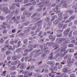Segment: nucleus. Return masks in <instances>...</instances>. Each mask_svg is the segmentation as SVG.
Wrapping results in <instances>:
<instances>
[{
  "instance_id": "nucleus-1",
  "label": "nucleus",
  "mask_w": 77,
  "mask_h": 77,
  "mask_svg": "<svg viewBox=\"0 0 77 77\" xmlns=\"http://www.w3.org/2000/svg\"><path fill=\"white\" fill-rule=\"evenodd\" d=\"M51 68H49V69L50 71H56L57 70V68L56 67V66H53L52 65H51L50 66Z\"/></svg>"
},
{
  "instance_id": "nucleus-2",
  "label": "nucleus",
  "mask_w": 77,
  "mask_h": 77,
  "mask_svg": "<svg viewBox=\"0 0 77 77\" xmlns=\"http://www.w3.org/2000/svg\"><path fill=\"white\" fill-rule=\"evenodd\" d=\"M23 14L24 15H26L27 17H30V16L32 15V13H29L27 11H25L23 12Z\"/></svg>"
},
{
  "instance_id": "nucleus-3",
  "label": "nucleus",
  "mask_w": 77,
  "mask_h": 77,
  "mask_svg": "<svg viewBox=\"0 0 77 77\" xmlns=\"http://www.w3.org/2000/svg\"><path fill=\"white\" fill-rule=\"evenodd\" d=\"M75 18V16H71L69 18V19L68 20H67L66 22L65 23H69V22H70L73 19H74V18Z\"/></svg>"
},
{
  "instance_id": "nucleus-4",
  "label": "nucleus",
  "mask_w": 77,
  "mask_h": 77,
  "mask_svg": "<svg viewBox=\"0 0 77 77\" xmlns=\"http://www.w3.org/2000/svg\"><path fill=\"white\" fill-rule=\"evenodd\" d=\"M53 47L54 48H55L54 50H56V49H57V48L59 47V43H54L53 44Z\"/></svg>"
},
{
  "instance_id": "nucleus-5",
  "label": "nucleus",
  "mask_w": 77,
  "mask_h": 77,
  "mask_svg": "<svg viewBox=\"0 0 77 77\" xmlns=\"http://www.w3.org/2000/svg\"><path fill=\"white\" fill-rule=\"evenodd\" d=\"M42 20H40L39 21L37 22L35 24V26H41L42 25Z\"/></svg>"
},
{
  "instance_id": "nucleus-6",
  "label": "nucleus",
  "mask_w": 77,
  "mask_h": 77,
  "mask_svg": "<svg viewBox=\"0 0 77 77\" xmlns=\"http://www.w3.org/2000/svg\"><path fill=\"white\" fill-rule=\"evenodd\" d=\"M48 49V47H47V44H44L43 45V48L42 49V51H45V50Z\"/></svg>"
},
{
  "instance_id": "nucleus-7",
  "label": "nucleus",
  "mask_w": 77,
  "mask_h": 77,
  "mask_svg": "<svg viewBox=\"0 0 77 77\" xmlns=\"http://www.w3.org/2000/svg\"><path fill=\"white\" fill-rule=\"evenodd\" d=\"M20 73H22L23 74H29L30 73V71H27V70H26L25 71H23V70H21L20 72Z\"/></svg>"
},
{
  "instance_id": "nucleus-8",
  "label": "nucleus",
  "mask_w": 77,
  "mask_h": 77,
  "mask_svg": "<svg viewBox=\"0 0 77 77\" xmlns=\"http://www.w3.org/2000/svg\"><path fill=\"white\" fill-rule=\"evenodd\" d=\"M67 15H68L67 13H65L63 14V17H63L64 20H66V19H68V18H69V16H66Z\"/></svg>"
},
{
  "instance_id": "nucleus-9",
  "label": "nucleus",
  "mask_w": 77,
  "mask_h": 77,
  "mask_svg": "<svg viewBox=\"0 0 77 77\" xmlns=\"http://www.w3.org/2000/svg\"><path fill=\"white\" fill-rule=\"evenodd\" d=\"M43 3L47 6H50V5H51V3L49 2V1H48L45 2H44Z\"/></svg>"
},
{
  "instance_id": "nucleus-10",
  "label": "nucleus",
  "mask_w": 77,
  "mask_h": 77,
  "mask_svg": "<svg viewBox=\"0 0 77 77\" xmlns=\"http://www.w3.org/2000/svg\"><path fill=\"white\" fill-rule=\"evenodd\" d=\"M49 38L50 40H52V41H54L55 39V37L53 36V35H51L49 36Z\"/></svg>"
},
{
  "instance_id": "nucleus-11",
  "label": "nucleus",
  "mask_w": 77,
  "mask_h": 77,
  "mask_svg": "<svg viewBox=\"0 0 77 77\" xmlns=\"http://www.w3.org/2000/svg\"><path fill=\"white\" fill-rule=\"evenodd\" d=\"M59 6H61V5H57L55 7V8L53 9V11H54V12H56V11H58V8H59Z\"/></svg>"
},
{
  "instance_id": "nucleus-12",
  "label": "nucleus",
  "mask_w": 77,
  "mask_h": 77,
  "mask_svg": "<svg viewBox=\"0 0 77 77\" xmlns=\"http://www.w3.org/2000/svg\"><path fill=\"white\" fill-rule=\"evenodd\" d=\"M68 67H65L63 69V72H68Z\"/></svg>"
},
{
  "instance_id": "nucleus-13",
  "label": "nucleus",
  "mask_w": 77,
  "mask_h": 77,
  "mask_svg": "<svg viewBox=\"0 0 77 77\" xmlns=\"http://www.w3.org/2000/svg\"><path fill=\"white\" fill-rule=\"evenodd\" d=\"M15 8V4H13L10 7V9L11 10H13Z\"/></svg>"
},
{
  "instance_id": "nucleus-14",
  "label": "nucleus",
  "mask_w": 77,
  "mask_h": 77,
  "mask_svg": "<svg viewBox=\"0 0 77 77\" xmlns=\"http://www.w3.org/2000/svg\"><path fill=\"white\" fill-rule=\"evenodd\" d=\"M67 62L68 63H74V61H72V60L71 57H70L69 58H68L67 60Z\"/></svg>"
},
{
  "instance_id": "nucleus-15",
  "label": "nucleus",
  "mask_w": 77,
  "mask_h": 77,
  "mask_svg": "<svg viewBox=\"0 0 77 77\" xmlns=\"http://www.w3.org/2000/svg\"><path fill=\"white\" fill-rule=\"evenodd\" d=\"M8 10V8L7 7L4 8L2 9V11L4 12H6Z\"/></svg>"
},
{
  "instance_id": "nucleus-16",
  "label": "nucleus",
  "mask_w": 77,
  "mask_h": 77,
  "mask_svg": "<svg viewBox=\"0 0 77 77\" xmlns=\"http://www.w3.org/2000/svg\"><path fill=\"white\" fill-rule=\"evenodd\" d=\"M23 65H24V63H22L21 64H19L18 65V68L19 66H20L19 67L20 68L23 69Z\"/></svg>"
},
{
  "instance_id": "nucleus-17",
  "label": "nucleus",
  "mask_w": 77,
  "mask_h": 77,
  "mask_svg": "<svg viewBox=\"0 0 77 77\" xmlns=\"http://www.w3.org/2000/svg\"><path fill=\"white\" fill-rule=\"evenodd\" d=\"M17 57H18V56H17V55H15L12 57V60H17Z\"/></svg>"
},
{
  "instance_id": "nucleus-18",
  "label": "nucleus",
  "mask_w": 77,
  "mask_h": 77,
  "mask_svg": "<svg viewBox=\"0 0 77 77\" xmlns=\"http://www.w3.org/2000/svg\"><path fill=\"white\" fill-rule=\"evenodd\" d=\"M56 41L57 42H59V43H60V42H62V39L60 38H57L56 40Z\"/></svg>"
},
{
  "instance_id": "nucleus-19",
  "label": "nucleus",
  "mask_w": 77,
  "mask_h": 77,
  "mask_svg": "<svg viewBox=\"0 0 77 77\" xmlns=\"http://www.w3.org/2000/svg\"><path fill=\"white\" fill-rule=\"evenodd\" d=\"M46 44L47 45H48V46H49V47H50L51 46H52L53 45V43H50V42H47L46 43Z\"/></svg>"
},
{
  "instance_id": "nucleus-20",
  "label": "nucleus",
  "mask_w": 77,
  "mask_h": 77,
  "mask_svg": "<svg viewBox=\"0 0 77 77\" xmlns=\"http://www.w3.org/2000/svg\"><path fill=\"white\" fill-rule=\"evenodd\" d=\"M59 21H58V20H55L53 22V23L54 24H58L59 22Z\"/></svg>"
},
{
  "instance_id": "nucleus-21",
  "label": "nucleus",
  "mask_w": 77,
  "mask_h": 77,
  "mask_svg": "<svg viewBox=\"0 0 77 77\" xmlns=\"http://www.w3.org/2000/svg\"><path fill=\"white\" fill-rule=\"evenodd\" d=\"M68 51H69V53H72L74 51V49H68Z\"/></svg>"
},
{
  "instance_id": "nucleus-22",
  "label": "nucleus",
  "mask_w": 77,
  "mask_h": 77,
  "mask_svg": "<svg viewBox=\"0 0 77 77\" xmlns=\"http://www.w3.org/2000/svg\"><path fill=\"white\" fill-rule=\"evenodd\" d=\"M17 74V73H16V72H11L10 73V74L11 75H15Z\"/></svg>"
},
{
  "instance_id": "nucleus-23",
  "label": "nucleus",
  "mask_w": 77,
  "mask_h": 77,
  "mask_svg": "<svg viewBox=\"0 0 77 77\" xmlns=\"http://www.w3.org/2000/svg\"><path fill=\"white\" fill-rule=\"evenodd\" d=\"M6 71H5L3 72L1 74V75H2L3 76H5V75H6Z\"/></svg>"
},
{
  "instance_id": "nucleus-24",
  "label": "nucleus",
  "mask_w": 77,
  "mask_h": 77,
  "mask_svg": "<svg viewBox=\"0 0 77 77\" xmlns=\"http://www.w3.org/2000/svg\"><path fill=\"white\" fill-rule=\"evenodd\" d=\"M45 20L47 23L49 22L50 21V17H46L45 19Z\"/></svg>"
},
{
  "instance_id": "nucleus-25",
  "label": "nucleus",
  "mask_w": 77,
  "mask_h": 77,
  "mask_svg": "<svg viewBox=\"0 0 77 77\" xmlns=\"http://www.w3.org/2000/svg\"><path fill=\"white\" fill-rule=\"evenodd\" d=\"M63 25V24L62 23H59L58 24V27H59L60 29H61L62 27V26Z\"/></svg>"
},
{
  "instance_id": "nucleus-26",
  "label": "nucleus",
  "mask_w": 77,
  "mask_h": 77,
  "mask_svg": "<svg viewBox=\"0 0 77 77\" xmlns=\"http://www.w3.org/2000/svg\"><path fill=\"white\" fill-rule=\"evenodd\" d=\"M35 72H37L38 73H39V72H41V70L39 69H35Z\"/></svg>"
},
{
  "instance_id": "nucleus-27",
  "label": "nucleus",
  "mask_w": 77,
  "mask_h": 77,
  "mask_svg": "<svg viewBox=\"0 0 77 77\" xmlns=\"http://www.w3.org/2000/svg\"><path fill=\"white\" fill-rule=\"evenodd\" d=\"M62 65L60 64V65H59V66H58L57 68L58 69H61V68H62Z\"/></svg>"
},
{
  "instance_id": "nucleus-28",
  "label": "nucleus",
  "mask_w": 77,
  "mask_h": 77,
  "mask_svg": "<svg viewBox=\"0 0 77 77\" xmlns=\"http://www.w3.org/2000/svg\"><path fill=\"white\" fill-rule=\"evenodd\" d=\"M19 11H20V9L17 8L15 11V12L16 14H17L18 13H19Z\"/></svg>"
},
{
  "instance_id": "nucleus-29",
  "label": "nucleus",
  "mask_w": 77,
  "mask_h": 77,
  "mask_svg": "<svg viewBox=\"0 0 77 77\" xmlns=\"http://www.w3.org/2000/svg\"><path fill=\"white\" fill-rule=\"evenodd\" d=\"M11 65H17V63L16 62V61H15L14 62H12L11 63Z\"/></svg>"
},
{
  "instance_id": "nucleus-30",
  "label": "nucleus",
  "mask_w": 77,
  "mask_h": 77,
  "mask_svg": "<svg viewBox=\"0 0 77 77\" xmlns=\"http://www.w3.org/2000/svg\"><path fill=\"white\" fill-rule=\"evenodd\" d=\"M67 4L66 3H65L63 4V8H66V7L67 6Z\"/></svg>"
},
{
  "instance_id": "nucleus-31",
  "label": "nucleus",
  "mask_w": 77,
  "mask_h": 77,
  "mask_svg": "<svg viewBox=\"0 0 77 77\" xmlns=\"http://www.w3.org/2000/svg\"><path fill=\"white\" fill-rule=\"evenodd\" d=\"M11 53V51H7L6 52V55H8L9 54H10Z\"/></svg>"
},
{
  "instance_id": "nucleus-32",
  "label": "nucleus",
  "mask_w": 77,
  "mask_h": 77,
  "mask_svg": "<svg viewBox=\"0 0 77 77\" xmlns=\"http://www.w3.org/2000/svg\"><path fill=\"white\" fill-rule=\"evenodd\" d=\"M7 21L8 23H12V20L11 19L7 20Z\"/></svg>"
},
{
  "instance_id": "nucleus-33",
  "label": "nucleus",
  "mask_w": 77,
  "mask_h": 77,
  "mask_svg": "<svg viewBox=\"0 0 77 77\" xmlns=\"http://www.w3.org/2000/svg\"><path fill=\"white\" fill-rule=\"evenodd\" d=\"M44 53L46 54H49V53H50V51H49L48 50H46L45 51Z\"/></svg>"
},
{
  "instance_id": "nucleus-34",
  "label": "nucleus",
  "mask_w": 77,
  "mask_h": 77,
  "mask_svg": "<svg viewBox=\"0 0 77 77\" xmlns=\"http://www.w3.org/2000/svg\"><path fill=\"white\" fill-rule=\"evenodd\" d=\"M58 15L60 17H61L63 15V13H62V12H60V13L58 14Z\"/></svg>"
},
{
  "instance_id": "nucleus-35",
  "label": "nucleus",
  "mask_w": 77,
  "mask_h": 77,
  "mask_svg": "<svg viewBox=\"0 0 77 77\" xmlns=\"http://www.w3.org/2000/svg\"><path fill=\"white\" fill-rule=\"evenodd\" d=\"M38 15V14L37 13H34L33 15H32L31 17H32V18H33V17H35V16H36V15Z\"/></svg>"
},
{
  "instance_id": "nucleus-36",
  "label": "nucleus",
  "mask_w": 77,
  "mask_h": 77,
  "mask_svg": "<svg viewBox=\"0 0 77 77\" xmlns=\"http://www.w3.org/2000/svg\"><path fill=\"white\" fill-rule=\"evenodd\" d=\"M68 38L66 37V38L63 39L61 38L62 42H63L64 41H66V39H68Z\"/></svg>"
},
{
  "instance_id": "nucleus-37",
  "label": "nucleus",
  "mask_w": 77,
  "mask_h": 77,
  "mask_svg": "<svg viewBox=\"0 0 77 77\" xmlns=\"http://www.w3.org/2000/svg\"><path fill=\"white\" fill-rule=\"evenodd\" d=\"M21 48L17 49L16 50V52H17V53H19V52H20V51H21Z\"/></svg>"
},
{
  "instance_id": "nucleus-38",
  "label": "nucleus",
  "mask_w": 77,
  "mask_h": 77,
  "mask_svg": "<svg viewBox=\"0 0 77 77\" xmlns=\"http://www.w3.org/2000/svg\"><path fill=\"white\" fill-rule=\"evenodd\" d=\"M10 69L11 70H15V69H16V68L14 67H11L10 68Z\"/></svg>"
},
{
  "instance_id": "nucleus-39",
  "label": "nucleus",
  "mask_w": 77,
  "mask_h": 77,
  "mask_svg": "<svg viewBox=\"0 0 77 77\" xmlns=\"http://www.w3.org/2000/svg\"><path fill=\"white\" fill-rule=\"evenodd\" d=\"M43 32L42 31H40L39 33L38 36H41V35H42V33Z\"/></svg>"
},
{
  "instance_id": "nucleus-40",
  "label": "nucleus",
  "mask_w": 77,
  "mask_h": 77,
  "mask_svg": "<svg viewBox=\"0 0 77 77\" xmlns=\"http://www.w3.org/2000/svg\"><path fill=\"white\" fill-rule=\"evenodd\" d=\"M62 19H63V17H60L57 20H58V21H59H59H61V20H62Z\"/></svg>"
},
{
  "instance_id": "nucleus-41",
  "label": "nucleus",
  "mask_w": 77,
  "mask_h": 77,
  "mask_svg": "<svg viewBox=\"0 0 77 77\" xmlns=\"http://www.w3.org/2000/svg\"><path fill=\"white\" fill-rule=\"evenodd\" d=\"M6 47H4L3 48H2V51H4L5 50H6Z\"/></svg>"
},
{
  "instance_id": "nucleus-42",
  "label": "nucleus",
  "mask_w": 77,
  "mask_h": 77,
  "mask_svg": "<svg viewBox=\"0 0 77 77\" xmlns=\"http://www.w3.org/2000/svg\"><path fill=\"white\" fill-rule=\"evenodd\" d=\"M48 64V65H52L53 63V62L51 61H49L47 63Z\"/></svg>"
},
{
  "instance_id": "nucleus-43",
  "label": "nucleus",
  "mask_w": 77,
  "mask_h": 77,
  "mask_svg": "<svg viewBox=\"0 0 77 77\" xmlns=\"http://www.w3.org/2000/svg\"><path fill=\"white\" fill-rule=\"evenodd\" d=\"M43 66L45 68H48V66L47 65L45 64H44L43 65Z\"/></svg>"
},
{
  "instance_id": "nucleus-44",
  "label": "nucleus",
  "mask_w": 77,
  "mask_h": 77,
  "mask_svg": "<svg viewBox=\"0 0 77 77\" xmlns=\"http://www.w3.org/2000/svg\"><path fill=\"white\" fill-rule=\"evenodd\" d=\"M69 47H74V45L73 44H70L68 45Z\"/></svg>"
},
{
  "instance_id": "nucleus-45",
  "label": "nucleus",
  "mask_w": 77,
  "mask_h": 77,
  "mask_svg": "<svg viewBox=\"0 0 77 77\" xmlns=\"http://www.w3.org/2000/svg\"><path fill=\"white\" fill-rule=\"evenodd\" d=\"M65 51V48L63 47V48H62V49L60 51L61 52H63Z\"/></svg>"
},
{
  "instance_id": "nucleus-46",
  "label": "nucleus",
  "mask_w": 77,
  "mask_h": 77,
  "mask_svg": "<svg viewBox=\"0 0 77 77\" xmlns=\"http://www.w3.org/2000/svg\"><path fill=\"white\" fill-rule=\"evenodd\" d=\"M38 56V53H36L34 54V57H36Z\"/></svg>"
},
{
  "instance_id": "nucleus-47",
  "label": "nucleus",
  "mask_w": 77,
  "mask_h": 77,
  "mask_svg": "<svg viewBox=\"0 0 77 77\" xmlns=\"http://www.w3.org/2000/svg\"><path fill=\"white\" fill-rule=\"evenodd\" d=\"M60 54H62V52L61 53H59L58 54H57L56 55V57H58V56H60Z\"/></svg>"
},
{
  "instance_id": "nucleus-48",
  "label": "nucleus",
  "mask_w": 77,
  "mask_h": 77,
  "mask_svg": "<svg viewBox=\"0 0 77 77\" xmlns=\"http://www.w3.org/2000/svg\"><path fill=\"white\" fill-rule=\"evenodd\" d=\"M8 50H12V46H8Z\"/></svg>"
},
{
  "instance_id": "nucleus-49",
  "label": "nucleus",
  "mask_w": 77,
  "mask_h": 77,
  "mask_svg": "<svg viewBox=\"0 0 77 77\" xmlns=\"http://www.w3.org/2000/svg\"><path fill=\"white\" fill-rule=\"evenodd\" d=\"M33 9V6H31L29 8V11H32Z\"/></svg>"
},
{
  "instance_id": "nucleus-50",
  "label": "nucleus",
  "mask_w": 77,
  "mask_h": 77,
  "mask_svg": "<svg viewBox=\"0 0 77 77\" xmlns=\"http://www.w3.org/2000/svg\"><path fill=\"white\" fill-rule=\"evenodd\" d=\"M53 73H54V72H52L51 73H49V75L50 77H51V76H52L53 74Z\"/></svg>"
},
{
  "instance_id": "nucleus-51",
  "label": "nucleus",
  "mask_w": 77,
  "mask_h": 77,
  "mask_svg": "<svg viewBox=\"0 0 77 77\" xmlns=\"http://www.w3.org/2000/svg\"><path fill=\"white\" fill-rule=\"evenodd\" d=\"M66 27H67V25L66 24H65L63 27V29H65Z\"/></svg>"
},
{
  "instance_id": "nucleus-52",
  "label": "nucleus",
  "mask_w": 77,
  "mask_h": 77,
  "mask_svg": "<svg viewBox=\"0 0 77 77\" xmlns=\"http://www.w3.org/2000/svg\"><path fill=\"white\" fill-rule=\"evenodd\" d=\"M5 17H3L2 16H0V20H4Z\"/></svg>"
},
{
  "instance_id": "nucleus-53",
  "label": "nucleus",
  "mask_w": 77,
  "mask_h": 77,
  "mask_svg": "<svg viewBox=\"0 0 77 77\" xmlns=\"http://www.w3.org/2000/svg\"><path fill=\"white\" fill-rule=\"evenodd\" d=\"M67 51H66L64 52V54H62V55L63 57V56H64V55H65V54H66Z\"/></svg>"
},
{
  "instance_id": "nucleus-54",
  "label": "nucleus",
  "mask_w": 77,
  "mask_h": 77,
  "mask_svg": "<svg viewBox=\"0 0 77 77\" xmlns=\"http://www.w3.org/2000/svg\"><path fill=\"white\" fill-rule=\"evenodd\" d=\"M69 57V55H67L64 57V59H65V60H66V59H68Z\"/></svg>"
},
{
  "instance_id": "nucleus-55",
  "label": "nucleus",
  "mask_w": 77,
  "mask_h": 77,
  "mask_svg": "<svg viewBox=\"0 0 77 77\" xmlns=\"http://www.w3.org/2000/svg\"><path fill=\"white\" fill-rule=\"evenodd\" d=\"M29 49H26L25 50V53H27V52H29Z\"/></svg>"
},
{
  "instance_id": "nucleus-56",
  "label": "nucleus",
  "mask_w": 77,
  "mask_h": 77,
  "mask_svg": "<svg viewBox=\"0 0 77 77\" xmlns=\"http://www.w3.org/2000/svg\"><path fill=\"white\" fill-rule=\"evenodd\" d=\"M63 30V29H62L61 30H58L57 32L58 33H60V32H62Z\"/></svg>"
},
{
  "instance_id": "nucleus-57",
  "label": "nucleus",
  "mask_w": 77,
  "mask_h": 77,
  "mask_svg": "<svg viewBox=\"0 0 77 77\" xmlns=\"http://www.w3.org/2000/svg\"><path fill=\"white\" fill-rule=\"evenodd\" d=\"M67 33H68V32H67L66 30L64 31V34H65V35H66Z\"/></svg>"
},
{
  "instance_id": "nucleus-58",
  "label": "nucleus",
  "mask_w": 77,
  "mask_h": 77,
  "mask_svg": "<svg viewBox=\"0 0 77 77\" xmlns=\"http://www.w3.org/2000/svg\"><path fill=\"white\" fill-rule=\"evenodd\" d=\"M24 3H29V0H25L24 1Z\"/></svg>"
},
{
  "instance_id": "nucleus-59",
  "label": "nucleus",
  "mask_w": 77,
  "mask_h": 77,
  "mask_svg": "<svg viewBox=\"0 0 77 77\" xmlns=\"http://www.w3.org/2000/svg\"><path fill=\"white\" fill-rule=\"evenodd\" d=\"M70 76L71 77H75V75L74 74H71L70 75Z\"/></svg>"
},
{
  "instance_id": "nucleus-60",
  "label": "nucleus",
  "mask_w": 77,
  "mask_h": 77,
  "mask_svg": "<svg viewBox=\"0 0 77 77\" xmlns=\"http://www.w3.org/2000/svg\"><path fill=\"white\" fill-rule=\"evenodd\" d=\"M62 34H59L57 35V37L60 38V37H61V36H62Z\"/></svg>"
},
{
  "instance_id": "nucleus-61",
  "label": "nucleus",
  "mask_w": 77,
  "mask_h": 77,
  "mask_svg": "<svg viewBox=\"0 0 77 77\" xmlns=\"http://www.w3.org/2000/svg\"><path fill=\"white\" fill-rule=\"evenodd\" d=\"M28 41V40H27V39H25L23 40V42L24 43H26V42H27Z\"/></svg>"
},
{
  "instance_id": "nucleus-62",
  "label": "nucleus",
  "mask_w": 77,
  "mask_h": 77,
  "mask_svg": "<svg viewBox=\"0 0 77 77\" xmlns=\"http://www.w3.org/2000/svg\"><path fill=\"white\" fill-rule=\"evenodd\" d=\"M38 46V45H34L33 46V48H36V47H37Z\"/></svg>"
},
{
  "instance_id": "nucleus-63",
  "label": "nucleus",
  "mask_w": 77,
  "mask_h": 77,
  "mask_svg": "<svg viewBox=\"0 0 77 77\" xmlns=\"http://www.w3.org/2000/svg\"><path fill=\"white\" fill-rule=\"evenodd\" d=\"M33 54H30V55L29 57V58H32L33 57Z\"/></svg>"
},
{
  "instance_id": "nucleus-64",
  "label": "nucleus",
  "mask_w": 77,
  "mask_h": 77,
  "mask_svg": "<svg viewBox=\"0 0 77 77\" xmlns=\"http://www.w3.org/2000/svg\"><path fill=\"white\" fill-rule=\"evenodd\" d=\"M29 75V74H25L24 75V77H28Z\"/></svg>"
}]
</instances>
